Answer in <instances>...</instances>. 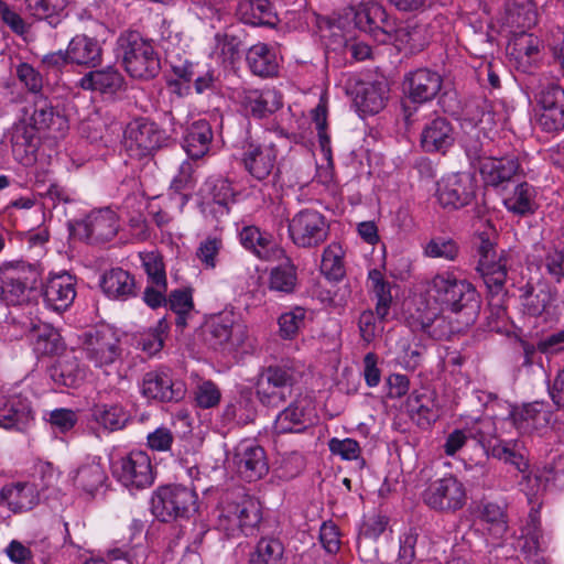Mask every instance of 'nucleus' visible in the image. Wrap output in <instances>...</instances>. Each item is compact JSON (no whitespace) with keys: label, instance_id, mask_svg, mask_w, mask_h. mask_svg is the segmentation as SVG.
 Wrapping results in <instances>:
<instances>
[{"label":"nucleus","instance_id":"1","mask_svg":"<svg viewBox=\"0 0 564 564\" xmlns=\"http://www.w3.org/2000/svg\"><path fill=\"white\" fill-rule=\"evenodd\" d=\"M423 301L424 307L417 308L421 328L431 337L442 339L452 333L442 313L444 311L458 313L464 308L476 306L477 292L471 283L446 271L435 274L426 282Z\"/></svg>","mask_w":564,"mask_h":564},{"label":"nucleus","instance_id":"2","mask_svg":"<svg viewBox=\"0 0 564 564\" xmlns=\"http://www.w3.org/2000/svg\"><path fill=\"white\" fill-rule=\"evenodd\" d=\"M492 115L478 107H469L462 118V129L465 135L462 145L469 164V174L475 176H519L527 173V162L513 156L492 158L482 155L480 134L488 137L492 127Z\"/></svg>","mask_w":564,"mask_h":564},{"label":"nucleus","instance_id":"3","mask_svg":"<svg viewBox=\"0 0 564 564\" xmlns=\"http://www.w3.org/2000/svg\"><path fill=\"white\" fill-rule=\"evenodd\" d=\"M262 520L260 502L252 497L238 501H225L218 509L216 529L227 538L254 534Z\"/></svg>","mask_w":564,"mask_h":564},{"label":"nucleus","instance_id":"4","mask_svg":"<svg viewBox=\"0 0 564 564\" xmlns=\"http://www.w3.org/2000/svg\"><path fill=\"white\" fill-rule=\"evenodd\" d=\"M118 55L122 57L126 70L134 78L154 77L160 61L151 41L138 32H126L118 39Z\"/></svg>","mask_w":564,"mask_h":564},{"label":"nucleus","instance_id":"5","mask_svg":"<svg viewBox=\"0 0 564 564\" xmlns=\"http://www.w3.org/2000/svg\"><path fill=\"white\" fill-rule=\"evenodd\" d=\"M41 269L22 260L8 261L0 267V299L8 305H20L41 279Z\"/></svg>","mask_w":564,"mask_h":564},{"label":"nucleus","instance_id":"6","mask_svg":"<svg viewBox=\"0 0 564 564\" xmlns=\"http://www.w3.org/2000/svg\"><path fill=\"white\" fill-rule=\"evenodd\" d=\"M152 513L161 521L189 517L197 510V495L184 486L158 488L151 500Z\"/></svg>","mask_w":564,"mask_h":564},{"label":"nucleus","instance_id":"7","mask_svg":"<svg viewBox=\"0 0 564 564\" xmlns=\"http://www.w3.org/2000/svg\"><path fill=\"white\" fill-rule=\"evenodd\" d=\"M207 328L212 344L224 351H239L250 346L247 326L232 311L210 316Z\"/></svg>","mask_w":564,"mask_h":564},{"label":"nucleus","instance_id":"8","mask_svg":"<svg viewBox=\"0 0 564 564\" xmlns=\"http://www.w3.org/2000/svg\"><path fill=\"white\" fill-rule=\"evenodd\" d=\"M296 382L295 371L286 366H270L262 371L256 384L261 404L278 406L292 395Z\"/></svg>","mask_w":564,"mask_h":564},{"label":"nucleus","instance_id":"9","mask_svg":"<svg viewBox=\"0 0 564 564\" xmlns=\"http://www.w3.org/2000/svg\"><path fill=\"white\" fill-rule=\"evenodd\" d=\"M479 240L477 270L482 275L488 290L498 294L506 283L507 271L511 265V253L502 250L497 254L495 243L487 234H480Z\"/></svg>","mask_w":564,"mask_h":564},{"label":"nucleus","instance_id":"10","mask_svg":"<svg viewBox=\"0 0 564 564\" xmlns=\"http://www.w3.org/2000/svg\"><path fill=\"white\" fill-rule=\"evenodd\" d=\"M172 70L176 78L170 80L169 86L181 97L191 93L192 84L197 94L212 91L216 87L218 76L207 64L183 61L172 64Z\"/></svg>","mask_w":564,"mask_h":564},{"label":"nucleus","instance_id":"11","mask_svg":"<svg viewBox=\"0 0 564 564\" xmlns=\"http://www.w3.org/2000/svg\"><path fill=\"white\" fill-rule=\"evenodd\" d=\"M329 226L325 216L315 209H303L296 213L289 224V234L297 247L313 248L324 242Z\"/></svg>","mask_w":564,"mask_h":564},{"label":"nucleus","instance_id":"12","mask_svg":"<svg viewBox=\"0 0 564 564\" xmlns=\"http://www.w3.org/2000/svg\"><path fill=\"white\" fill-rule=\"evenodd\" d=\"M113 475L130 490L144 489L154 481L150 456L143 451H132L113 464Z\"/></svg>","mask_w":564,"mask_h":564},{"label":"nucleus","instance_id":"13","mask_svg":"<svg viewBox=\"0 0 564 564\" xmlns=\"http://www.w3.org/2000/svg\"><path fill=\"white\" fill-rule=\"evenodd\" d=\"M354 20L359 30L371 34L380 43L387 42L398 31L395 21L376 1L361 2L355 10Z\"/></svg>","mask_w":564,"mask_h":564},{"label":"nucleus","instance_id":"14","mask_svg":"<svg viewBox=\"0 0 564 564\" xmlns=\"http://www.w3.org/2000/svg\"><path fill=\"white\" fill-rule=\"evenodd\" d=\"M423 500L433 509L455 511L466 503V490L463 482L451 475L432 481L423 494Z\"/></svg>","mask_w":564,"mask_h":564},{"label":"nucleus","instance_id":"15","mask_svg":"<svg viewBox=\"0 0 564 564\" xmlns=\"http://www.w3.org/2000/svg\"><path fill=\"white\" fill-rule=\"evenodd\" d=\"M163 141V132L155 123L145 119L131 121L124 131V145L130 156H148L159 149Z\"/></svg>","mask_w":564,"mask_h":564},{"label":"nucleus","instance_id":"16","mask_svg":"<svg viewBox=\"0 0 564 564\" xmlns=\"http://www.w3.org/2000/svg\"><path fill=\"white\" fill-rule=\"evenodd\" d=\"M232 464L237 473L248 481L261 479L269 471L264 449L250 440H243L235 447Z\"/></svg>","mask_w":564,"mask_h":564},{"label":"nucleus","instance_id":"17","mask_svg":"<svg viewBox=\"0 0 564 564\" xmlns=\"http://www.w3.org/2000/svg\"><path fill=\"white\" fill-rule=\"evenodd\" d=\"M86 358L97 368L112 365L120 355L119 339L109 328L89 332L83 346Z\"/></svg>","mask_w":564,"mask_h":564},{"label":"nucleus","instance_id":"18","mask_svg":"<svg viewBox=\"0 0 564 564\" xmlns=\"http://www.w3.org/2000/svg\"><path fill=\"white\" fill-rule=\"evenodd\" d=\"M511 65L523 73H530L541 58V41L527 32L512 36L507 45Z\"/></svg>","mask_w":564,"mask_h":564},{"label":"nucleus","instance_id":"19","mask_svg":"<svg viewBox=\"0 0 564 564\" xmlns=\"http://www.w3.org/2000/svg\"><path fill=\"white\" fill-rule=\"evenodd\" d=\"M46 306L55 312L66 311L76 297V280L67 272L51 274L43 290Z\"/></svg>","mask_w":564,"mask_h":564},{"label":"nucleus","instance_id":"20","mask_svg":"<svg viewBox=\"0 0 564 564\" xmlns=\"http://www.w3.org/2000/svg\"><path fill=\"white\" fill-rule=\"evenodd\" d=\"M510 421L520 433H529L535 430H541L550 423L551 412L540 402L523 404L521 406L508 405V416Z\"/></svg>","mask_w":564,"mask_h":564},{"label":"nucleus","instance_id":"21","mask_svg":"<svg viewBox=\"0 0 564 564\" xmlns=\"http://www.w3.org/2000/svg\"><path fill=\"white\" fill-rule=\"evenodd\" d=\"M312 121L318 139L317 174L318 176H328L333 173V152L330 137L327 130L326 101L323 97L318 105L312 110Z\"/></svg>","mask_w":564,"mask_h":564},{"label":"nucleus","instance_id":"22","mask_svg":"<svg viewBox=\"0 0 564 564\" xmlns=\"http://www.w3.org/2000/svg\"><path fill=\"white\" fill-rule=\"evenodd\" d=\"M475 188L474 178H441L436 197L442 207L457 209L470 203Z\"/></svg>","mask_w":564,"mask_h":564},{"label":"nucleus","instance_id":"23","mask_svg":"<svg viewBox=\"0 0 564 564\" xmlns=\"http://www.w3.org/2000/svg\"><path fill=\"white\" fill-rule=\"evenodd\" d=\"M521 302L524 311L531 316L550 315L556 301V293L551 285L539 280L535 283L528 282L521 289Z\"/></svg>","mask_w":564,"mask_h":564},{"label":"nucleus","instance_id":"24","mask_svg":"<svg viewBox=\"0 0 564 564\" xmlns=\"http://www.w3.org/2000/svg\"><path fill=\"white\" fill-rule=\"evenodd\" d=\"M238 100L256 118H264L282 107L281 95L272 88L242 89L238 93Z\"/></svg>","mask_w":564,"mask_h":564},{"label":"nucleus","instance_id":"25","mask_svg":"<svg viewBox=\"0 0 564 564\" xmlns=\"http://www.w3.org/2000/svg\"><path fill=\"white\" fill-rule=\"evenodd\" d=\"M241 245L254 253L259 259L265 261L279 260L284 257L272 235L261 231L256 226H245L239 232Z\"/></svg>","mask_w":564,"mask_h":564},{"label":"nucleus","instance_id":"26","mask_svg":"<svg viewBox=\"0 0 564 564\" xmlns=\"http://www.w3.org/2000/svg\"><path fill=\"white\" fill-rule=\"evenodd\" d=\"M313 424V411L304 400L294 401L281 411L273 423L278 434L301 433Z\"/></svg>","mask_w":564,"mask_h":564},{"label":"nucleus","instance_id":"27","mask_svg":"<svg viewBox=\"0 0 564 564\" xmlns=\"http://www.w3.org/2000/svg\"><path fill=\"white\" fill-rule=\"evenodd\" d=\"M33 420L31 403L26 398L12 395L0 398V426L3 429H25Z\"/></svg>","mask_w":564,"mask_h":564},{"label":"nucleus","instance_id":"28","mask_svg":"<svg viewBox=\"0 0 564 564\" xmlns=\"http://www.w3.org/2000/svg\"><path fill=\"white\" fill-rule=\"evenodd\" d=\"M141 393L149 400L171 401L178 399L183 390L173 383L169 371L153 370L144 375Z\"/></svg>","mask_w":564,"mask_h":564},{"label":"nucleus","instance_id":"29","mask_svg":"<svg viewBox=\"0 0 564 564\" xmlns=\"http://www.w3.org/2000/svg\"><path fill=\"white\" fill-rule=\"evenodd\" d=\"M6 138L10 139L14 158L23 165L31 164L36 151V130L25 121H19L12 126Z\"/></svg>","mask_w":564,"mask_h":564},{"label":"nucleus","instance_id":"30","mask_svg":"<svg viewBox=\"0 0 564 564\" xmlns=\"http://www.w3.org/2000/svg\"><path fill=\"white\" fill-rule=\"evenodd\" d=\"M454 141V129L443 117L430 120L421 133V145L426 152H445Z\"/></svg>","mask_w":564,"mask_h":564},{"label":"nucleus","instance_id":"31","mask_svg":"<svg viewBox=\"0 0 564 564\" xmlns=\"http://www.w3.org/2000/svg\"><path fill=\"white\" fill-rule=\"evenodd\" d=\"M499 22L505 31L516 36L535 24L536 13L531 3H518L508 0L505 11L499 17Z\"/></svg>","mask_w":564,"mask_h":564},{"label":"nucleus","instance_id":"32","mask_svg":"<svg viewBox=\"0 0 564 564\" xmlns=\"http://www.w3.org/2000/svg\"><path fill=\"white\" fill-rule=\"evenodd\" d=\"M39 501L37 486L30 482H12L0 491V503L14 512L32 509Z\"/></svg>","mask_w":564,"mask_h":564},{"label":"nucleus","instance_id":"33","mask_svg":"<svg viewBox=\"0 0 564 564\" xmlns=\"http://www.w3.org/2000/svg\"><path fill=\"white\" fill-rule=\"evenodd\" d=\"M409 97L415 102L433 99L442 87L441 76L430 69H417L406 79Z\"/></svg>","mask_w":564,"mask_h":564},{"label":"nucleus","instance_id":"34","mask_svg":"<svg viewBox=\"0 0 564 564\" xmlns=\"http://www.w3.org/2000/svg\"><path fill=\"white\" fill-rule=\"evenodd\" d=\"M30 333V340L37 355H57L64 349V341L59 333L50 324L30 322L25 325Z\"/></svg>","mask_w":564,"mask_h":564},{"label":"nucleus","instance_id":"35","mask_svg":"<svg viewBox=\"0 0 564 564\" xmlns=\"http://www.w3.org/2000/svg\"><path fill=\"white\" fill-rule=\"evenodd\" d=\"M389 93L386 78H378L360 85L355 102L359 110L367 115L378 113L383 107Z\"/></svg>","mask_w":564,"mask_h":564},{"label":"nucleus","instance_id":"36","mask_svg":"<svg viewBox=\"0 0 564 564\" xmlns=\"http://www.w3.org/2000/svg\"><path fill=\"white\" fill-rule=\"evenodd\" d=\"M68 479L76 489L93 496L104 485L106 473L99 462L90 459L72 470Z\"/></svg>","mask_w":564,"mask_h":564},{"label":"nucleus","instance_id":"37","mask_svg":"<svg viewBox=\"0 0 564 564\" xmlns=\"http://www.w3.org/2000/svg\"><path fill=\"white\" fill-rule=\"evenodd\" d=\"M508 181V192L503 197L506 208L517 215L533 213L535 209V191L527 182L513 184L512 178Z\"/></svg>","mask_w":564,"mask_h":564},{"label":"nucleus","instance_id":"38","mask_svg":"<svg viewBox=\"0 0 564 564\" xmlns=\"http://www.w3.org/2000/svg\"><path fill=\"white\" fill-rule=\"evenodd\" d=\"M67 48L70 63L94 67L101 62L99 42L85 34L75 35L69 41Z\"/></svg>","mask_w":564,"mask_h":564},{"label":"nucleus","instance_id":"39","mask_svg":"<svg viewBox=\"0 0 564 564\" xmlns=\"http://www.w3.org/2000/svg\"><path fill=\"white\" fill-rule=\"evenodd\" d=\"M213 131L206 120L193 122L186 130L183 148L192 159L203 158L210 147Z\"/></svg>","mask_w":564,"mask_h":564},{"label":"nucleus","instance_id":"40","mask_svg":"<svg viewBox=\"0 0 564 564\" xmlns=\"http://www.w3.org/2000/svg\"><path fill=\"white\" fill-rule=\"evenodd\" d=\"M547 540L540 528V514L532 510L525 524L521 528L518 547L528 556L536 555L546 549Z\"/></svg>","mask_w":564,"mask_h":564},{"label":"nucleus","instance_id":"41","mask_svg":"<svg viewBox=\"0 0 564 564\" xmlns=\"http://www.w3.org/2000/svg\"><path fill=\"white\" fill-rule=\"evenodd\" d=\"M276 153L271 147L249 144L243 152L242 162L251 176H268L271 174Z\"/></svg>","mask_w":564,"mask_h":564},{"label":"nucleus","instance_id":"42","mask_svg":"<svg viewBox=\"0 0 564 564\" xmlns=\"http://www.w3.org/2000/svg\"><path fill=\"white\" fill-rule=\"evenodd\" d=\"M122 83L121 74L112 67L89 72L79 79L83 89L101 94H115L121 88Z\"/></svg>","mask_w":564,"mask_h":564},{"label":"nucleus","instance_id":"43","mask_svg":"<svg viewBox=\"0 0 564 564\" xmlns=\"http://www.w3.org/2000/svg\"><path fill=\"white\" fill-rule=\"evenodd\" d=\"M247 62L251 72L262 77L276 74L279 68L276 53L262 43L256 44L249 48Z\"/></svg>","mask_w":564,"mask_h":564},{"label":"nucleus","instance_id":"44","mask_svg":"<svg viewBox=\"0 0 564 564\" xmlns=\"http://www.w3.org/2000/svg\"><path fill=\"white\" fill-rule=\"evenodd\" d=\"M86 228L90 237L108 240L117 234V215L109 208L93 212L86 219Z\"/></svg>","mask_w":564,"mask_h":564},{"label":"nucleus","instance_id":"45","mask_svg":"<svg viewBox=\"0 0 564 564\" xmlns=\"http://www.w3.org/2000/svg\"><path fill=\"white\" fill-rule=\"evenodd\" d=\"M70 0H24L31 15L56 26L66 17L65 9Z\"/></svg>","mask_w":564,"mask_h":564},{"label":"nucleus","instance_id":"46","mask_svg":"<svg viewBox=\"0 0 564 564\" xmlns=\"http://www.w3.org/2000/svg\"><path fill=\"white\" fill-rule=\"evenodd\" d=\"M101 288L109 297L126 299L133 294L135 284L128 271L116 268L104 275Z\"/></svg>","mask_w":564,"mask_h":564},{"label":"nucleus","instance_id":"47","mask_svg":"<svg viewBox=\"0 0 564 564\" xmlns=\"http://www.w3.org/2000/svg\"><path fill=\"white\" fill-rule=\"evenodd\" d=\"M297 285V272L294 263L286 258L285 262L271 269L268 286L270 291L291 294Z\"/></svg>","mask_w":564,"mask_h":564},{"label":"nucleus","instance_id":"48","mask_svg":"<svg viewBox=\"0 0 564 564\" xmlns=\"http://www.w3.org/2000/svg\"><path fill=\"white\" fill-rule=\"evenodd\" d=\"M52 380L61 387H78L85 378L84 370L77 359H61L50 369Z\"/></svg>","mask_w":564,"mask_h":564},{"label":"nucleus","instance_id":"49","mask_svg":"<svg viewBox=\"0 0 564 564\" xmlns=\"http://www.w3.org/2000/svg\"><path fill=\"white\" fill-rule=\"evenodd\" d=\"M93 416L108 431L123 429L129 420L128 412L119 404H97L93 410Z\"/></svg>","mask_w":564,"mask_h":564},{"label":"nucleus","instance_id":"50","mask_svg":"<svg viewBox=\"0 0 564 564\" xmlns=\"http://www.w3.org/2000/svg\"><path fill=\"white\" fill-rule=\"evenodd\" d=\"M492 455L524 473L528 468L527 451L520 441L498 442L492 446Z\"/></svg>","mask_w":564,"mask_h":564},{"label":"nucleus","instance_id":"51","mask_svg":"<svg viewBox=\"0 0 564 564\" xmlns=\"http://www.w3.org/2000/svg\"><path fill=\"white\" fill-rule=\"evenodd\" d=\"M344 249L337 242H333L324 249L321 271L327 279L338 281L344 276Z\"/></svg>","mask_w":564,"mask_h":564},{"label":"nucleus","instance_id":"52","mask_svg":"<svg viewBox=\"0 0 564 564\" xmlns=\"http://www.w3.org/2000/svg\"><path fill=\"white\" fill-rule=\"evenodd\" d=\"M284 547L278 539H261L250 555L251 564H283Z\"/></svg>","mask_w":564,"mask_h":564},{"label":"nucleus","instance_id":"53","mask_svg":"<svg viewBox=\"0 0 564 564\" xmlns=\"http://www.w3.org/2000/svg\"><path fill=\"white\" fill-rule=\"evenodd\" d=\"M368 281L377 299L376 313L379 318L383 319L389 313L392 301L390 285L384 281L379 270H371L368 275Z\"/></svg>","mask_w":564,"mask_h":564},{"label":"nucleus","instance_id":"54","mask_svg":"<svg viewBox=\"0 0 564 564\" xmlns=\"http://www.w3.org/2000/svg\"><path fill=\"white\" fill-rule=\"evenodd\" d=\"M505 419L496 416H482L467 423L466 432L470 438L485 444L494 438L498 433V424H503Z\"/></svg>","mask_w":564,"mask_h":564},{"label":"nucleus","instance_id":"55","mask_svg":"<svg viewBox=\"0 0 564 564\" xmlns=\"http://www.w3.org/2000/svg\"><path fill=\"white\" fill-rule=\"evenodd\" d=\"M239 56V41L235 36L217 33L210 50V57L217 62L234 63Z\"/></svg>","mask_w":564,"mask_h":564},{"label":"nucleus","instance_id":"56","mask_svg":"<svg viewBox=\"0 0 564 564\" xmlns=\"http://www.w3.org/2000/svg\"><path fill=\"white\" fill-rule=\"evenodd\" d=\"M542 264L556 282H561L564 279V242L560 241L547 246Z\"/></svg>","mask_w":564,"mask_h":564},{"label":"nucleus","instance_id":"57","mask_svg":"<svg viewBox=\"0 0 564 564\" xmlns=\"http://www.w3.org/2000/svg\"><path fill=\"white\" fill-rule=\"evenodd\" d=\"M193 394L195 405L200 409H213L221 400V391L212 380H198Z\"/></svg>","mask_w":564,"mask_h":564},{"label":"nucleus","instance_id":"58","mask_svg":"<svg viewBox=\"0 0 564 564\" xmlns=\"http://www.w3.org/2000/svg\"><path fill=\"white\" fill-rule=\"evenodd\" d=\"M459 248L457 243L447 237L432 238L423 249V253L429 258H440L453 261L458 256Z\"/></svg>","mask_w":564,"mask_h":564},{"label":"nucleus","instance_id":"59","mask_svg":"<svg viewBox=\"0 0 564 564\" xmlns=\"http://www.w3.org/2000/svg\"><path fill=\"white\" fill-rule=\"evenodd\" d=\"M34 191L37 195L51 200L53 204L61 202L69 203L76 199L74 192L61 186L57 183L47 184L44 178L36 181Z\"/></svg>","mask_w":564,"mask_h":564},{"label":"nucleus","instance_id":"60","mask_svg":"<svg viewBox=\"0 0 564 564\" xmlns=\"http://www.w3.org/2000/svg\"><path fill=\"white\" fill-rule=\"evenodd\" d=\"M482 519L489 524L490 533L499 539L505 535L508 529L503 509L497 503H486L482 509Z\"/></svg>","mask_w":564,"mask_h":564},{"label":"nucleus","instance_id":"61","mask_svg":"<svg viewBox=\"0 0 564 564\" xmlns=\"http://www.w3.org/2000/svg\"><path fill=\"white\" fill-rule=\"evenodd\" d=\"M223 248V240L217 236L205 238L196 250V257L205 269H214L217 264V256Z\"/></svg>","mask_w":564,"mask_h":564},{"label":"nucleus","instance_id":"62","mask_svg":"<svg viewBox=\"0 0 564 564\" xmlns=\"http://www.w3.org/2000/svg\"><path fill=\"white\" fill-rule=\"evenodd\" d=\"M140 258L151 284L161 289L164 288L166 275L162 259L154 252L140 253Z\"/></svg>","mask_w":564,"mask_h":564},{"label":"nucleus","instance_id":"63","mask_svg":"<svg viewBox=\"0 0 564 564\" xmlns=\"http://www.w3.org/2000/svg\"><path fill=\"white\" fill-rule=\"evenodd\" d=\"M305 319V310L295 307L290 312L283 313L279 317L280 334L285 339L296 336L299 329L303 326Z\"/></svg>","mask_w":564,"mask_h":564},{"label":"nucleus","instance_id":"64","mask_svg":"<svg viewBox=\"0 0 564 564\" xmlns=\"http://www.w3.org/2000/svg\"><path fill=\"white\" fill-rule=\"evenodd\" d=\"M169 305L177 314L176 324L185 326V315L193 310L192 293L186 290H175L169 297Z\"/></svg>","mask_w":564,"mask_h":564}]
</instances>
